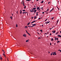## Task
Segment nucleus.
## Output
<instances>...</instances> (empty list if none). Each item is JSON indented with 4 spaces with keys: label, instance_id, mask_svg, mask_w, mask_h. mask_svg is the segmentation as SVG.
<instances>
[{
    "label": "nucleus",
    "instance_id": "2f4dec72",
    "mask_svg": "<svg viewBox=\"0 0 61 61\" xmlns=\"http://www.w3.org/2000/svg\"><path fill=\"white\" fill-rule=\"evenodd\" d=\"M26 32L28 34V32H27V31L26 30Z\"/></svg>",
    "mask_w": 61,
    "mask_h": 61
},
{
    "label": "nucleus",
    "instance_id": "7c9ffc66",
    "mask_svg": "<svg viewBox=\"0 0 61 61\" xmlns=\"http://www.w3.org/2000/svg\"><path fill=\"white\" fill-rule=\"evenodd\" d=\"M49 10V9L48 8L47 10V11H48V10Z\"/></svg>",
    "mask_w": 61,
    "mask_h": 61
},
{
    "label": "nucleus",
    "instance_id": "cd10ccee",
    "mask_svg": "<svg viewBox=\"0 0 61 61\" xmlns=\"http://www.w3.org/2000/svg\"><path fill=\"white\" fill-rule=\"evenodd\" d=\"M23 6H25V5H24V3H23Z\"/></svg>",
    "mask_w": 61,
    "mask_h": 61
},
{
    "label": "nucleus",
    "instance_id": "3c124183",
    "mask_svg": "<svg viewBox=\"0 0 61 61\" xmlns=\"http://www.w3.org/2000/svg\"><path fill=\"white\" fill-rule=\"evenodd\" d=\"M51 33L50 34V36H51Z\"/></svg>",
    "mask_w": 61,
    "mask_h": 61
},
{
    "label": "nucleus",
    "instance_id": "0eeeda50",
    "mask_svg": "<svg viewBox=\"0 0 61 61\" xmlns=\"http://www.w3.org/2000/svg\"><path fill=\"white\" fill-rule=\"evenodd\" d=\"M3 55L5 56V57H5V54H3Z\"/></svg>",
    "mask_w": 61,
    "mask_h": 61
},
{
    "label": "nucleus",
    "instance_id": "a878e982",
    "mask_svg": "<svg viewBox=\"0 0 61 61\" xmlns=\"http://www.w3.org/2000/svg\"><path fill=\"white\" fill-rule=\"evenodd\" d=\"M58 21H59V20H58L57 21V24L58 23Z\"/></svg>",
    "mask_w": 61,
    "mask_h": 61
},
{
    "label": "nucleus",
    "instance_id": "423d86ee",
    "mask_svg": "<svg viewBox=\"0 0 61 61\" xmlns=\"http://www.w3.org/2000/svg\"><path fill=\"white\" fill-rule=\"evenodd\" d=\"M37 11V10H35L34 11V13L35 14L36 13V11Z\"/></svg>",
    "mask_w": 61,
    "mask_h": 61
},
{
    "label": "nucleus",
    "instance_id": "79ce46f5",
    "mask_svg": "<svg viewBox=\"0 0 61 61\" xmlns=\"http://www.w3.org/2000/svg\"><path fill=\"white\" fill-rule=\"evenodd\" d=\"M48 34V33H45V35H46V34Z\"/></svg>",
    "mask_w": 61,
    "mask_h": 61
},
{
    "label": "nucleus",
    "instance_id": "ddd939ff",
    "mask_svg": "<svg viewBox=\"0 0 61 61\" xmlns=\"http://www.w3.org/2000/svg\"><path fill=\"white\" fill-rule=\"evenodd\" d=\"M29 40H27L26 41V42H28V41H29Z\"/></svg>",
    "mask_w": 61,
    "mask_h": 61
},
{
    "label": "nucleus",
    "instance_id": "f257e3e1",
    "mask_svg": "<svg viewBox=\"0 0 61 61\" xmlns=\"http://www.w3.org/2000/svg\"><path fill=\"white\" fill-rule=\"evenodd\" d=\"M23 36L24 37H26V34H24L23 35Z\"/></svg>",
    "mask_w": 61,
    "mask_h": 61
},
{
    "label": "nucleus",
    "instance_id": "e2e57ef3",
    "mask_svg": "<svg viewBox=\"0 0 61 61\" xmlns=\"http://www.w3.org/2000/svg\"><path fill=\"white\" fill-rule=\"evenodd\" d=\"M51 28H50V30H51Z\"/></svg>",
    "mask_w": 61,
    "mask_h": 61
},
{
    "label": "nucleus",
    "instance_id": "0e129e2a",
    "mask_svg": "<svg viewBox=\"0 0 61 61\" xmlns=\"http://www.w3.org/2000/svg\"><path fill=\"white\" fill-rule=\"evenodd\" d=\"M51 55L52 56V54L51 53Z\"/></svg>",
    "mask_w": 61,
    "mask_h": 61
},
{
    "label": "nucleus",
    "instance_id": "9b49d317",
    "mask_svg": "<svg viewBox=\"0 0 61 61\" xmlns=\"http://www.w3.org/2000/svg\"><path fill=\"white\" fill-rule=\"evenodd\" d=\"M44 1H41V3H44Z\"/></svg>",
    "mask_w": 61,
    "mask_h": 61
},
{
    "label": "nucleus",
    "instance_id": "c9c22d12",
    "mask_svg": "<svg viewBox=\"0 0 61 61\" xmlns=\"http://www.w3.org/2000/svg\"><path fill=\"white\" fill-rule=\"evenodd\" d=\"M26 8V6H25L24 7V9H25V8Z\"/></svg>",
    "mask_w": 61,
    "mask_h": 61
},
{
    "label": "nucleus",
    "instance_id": "72a5a7b5",
    "mask_svg": "<svg viewBox=\"0 0 61 61\" xmlns=\"http://www.w3.org/2000/svg\"><path fill=\"white\" fill-rule=\"evenodd\" d=\"M53 31H54V33H55V30H54Z\"/></svg>",
    "mask_w": 61,
    "mask_h": 61
},
{
    "label": "nucleus",
    "instance_id": "13d9d810",
    "mask_svg": "<svg viewBox=\"0 0 61 61\" xmlns=\"http://www.w3.org/2000/svg\"><path fill=\"white\" fill-rule=\"evenodd\" d=\"M58 51H60V50H58Z\"/></svg>",
    "mask_w": 61,
    "mask_h": 61
},
{
    "label": "nucleus",
    "instance_id": "49530a36",
    "mask_svg": "<svg viewBox=\"0 0 61 61\" xmlns=\"http://www.w3.org/2000/svg\"><path fill=\"white\" fill-rule=\"evenodd\" d=\"M18 11L17 10V12H16L17 14H18Z\"/></svg>",
    "mask_w": 61,
    "mask_h": 61
},
{
    "label": "nucleus",
    "instance_id": "bb28decb",
    "mask_svg": "<svg viewBox=\"0 0 61 61\" xmlns=\"http://www.w3.org/2000/svg\"><path fill=\"white\" fill-rule=\"evenodd\" d=\"M27 34H28L29 36L30 35V34H29V33H27Z\"/></svg>",
    "mask_w": 61,
    "mask_h": 61
},
{
    "label": "nucleus",
    "instance_id": "6e6d98bb",
    "mask_svg": "<svg viewBox=\"0 0 61 61\" xmlns=\"http://www.w3.org/2000/svg\"><path fill=\"white\" fill-rule=\"evenodd\" d=\"M39 0H37L36 1L37 2V1H38Z\"/></svg>",
    "mask_w": 61,
    "mask_h": 61
},
{
    "label": "nucleus",
    "instance_id": "5701e85b",
    "mask_svg": "<svg viewBox=\"0 0 61 61\" xmlns=\"http://www.w3.org/2000/svg\"><path fill=\"white\" fill-rule=\"evenodd\" d=\"M30 22H29V23H28L27 24V25H29V24H30Z\"/></svg>",
    "mask_w": 61,
    "mask_h": 61
},
{
    "label": "nucleus",
    "instance_id": "6ab92c4d",
    "mask_svg": "<svg viewBox=\"0 0 61 61\" xmlns=\"http://www.w3.org/2000/svg\"><path fill=\"white\" fill-rule=\"evenodd\" d=\"M22 11L23 12H25V10H22Z\"/></svg>",
    "mask_w": 61,
    "mask_h": 61
},
{
    "label": "nucleus",
    "instance_id": "e433bc0d",
    "mask_svg": "<svg viewBox=\"0 0 61 61\" xmlns=\"http://www.w3.org/2000/svg\"><path fill=\"white\" fill-rule=\"evenodd\" d=\"M36 21H36L35 20L33 21V22H34H34H35Z\"/></svg>",
    "mask_w": 61,
    "mask_h": 61
},
{
    "label": "nucleus",
    "instance_id": "864d4df0",
    "mask_svg": "<svg viewBox=\"0 0 61 61\" xmlns=\"http://www.w3.org/2000/svg\"><path fill=\"white\" fill-rule=\"evenodd\" d=\"M41 39V38H40V37L38 38V39Z\"/></svg>",
    "mask_w": 61,
    "mask_h": 61
},
{
    "label": "nucleus",
    "instance_id": "4468645a",
    "mask_svg": "<svg viewBox=\"0 0 61 61\" xmlns=\"http://www.w3.org/2000/svg\"><path fill=\"white\" fill-rule=\"evenodd\" d=\"M39 7H37V10H38V9H39Z\"/></svg>",
    "mask_w": 61,
    "mask_h": 61
},
{
    "label": "nucleus",
    "instance_id": "b1692460",
    "mask_svg": "<svg viewBox=\"0 0 61 61\" xmlns=\"http://www.w3.org/2000/svg\"><path fill=\"white\" fill-rule=\"evenodd\" d=\"M35 10H33V11H32V12H34V11H35Z\"/></svg>",
    "mask_w": 61,
    "mask_h": 61
},
{
    "label": "nucleus",
    "instance_id": "1a4fd4ad",
    "mask_svg": "<svg viewBox=\"0 0 61 61\" xmlns=\"http://www.w3.org/2000/svg\"><path fill=\"white\" fill-rule=\"evenodd\" d=\"M59 36L60 37H61V36L60 35H58V37H59Z\"/></svg>",
    "mask_w": 61,
    "mask_h": 61
},
{
    "label": "nucleus",
    "instance_id": "a211bd4d",
    "mask_svg": "<svg viewBox=\"0 0 61 61\" xmlns=\"http://www.w3.org/2000/svg\"><path fill=\"white\" fill-rule=\"evenodd\" d=\"M30 12H32L33 11V10H32L31 9L30 10Z\"/></svg>",
    "mask_w": 61,
    "mask_h": 61
},
{
    "label": "nucleus",
    "instance_id": "774afa93",
    "mask_svg": "<svg viewBox=\"0 0 61 61\" xmlns=\"http://www.w3.org/2000/svg\"><path fill=\"white\" fill-rule=\"evenodd\" d=\"M31 18H32V19H33V17H32Z\"/></svg>",
    "mask_w": 61,
    "mask_h": 61
},
{
    "label": "nucleus",
    "instance_id": "4c0bfd02",
    "mask_svg": "<svg viewBox=\"0 0 61 61\" xmlns=\"http://www.w3.org/2000/svg\"><path fill=\"white\" fill-rule=\"evenodd\" d=\"M48 19H46L45 20V21H46V20H47Z\"/></svg>",
    "mask_w": 61,
    "mask_h": 61
},
{
    "label": "nucleus",
    "instance_id": "f8f14e48",
    "mask_svg": "<svg viewBox=\"0 0 61 61\" xmlns=\"http://www.w3.org/2000/svg\"><path fill=\"white\" fill-rule=\"evenodd\" d=\"M36 18H37L35 16L34 17V19H36Z\"/></svg>",
    "mask_w": 61,
    "mask_h": 61
},
{
    "label": "nucleus",
    "instance_id": "4be33fe9",
    "mask_svg": "<svg viewBox=\"0 0 61 61\" xmlns=\"http://www.w3.org/2000/svg\"><path fill=\"white\" fill-rule=\"evenodd\" d=\"M60 41H57V43H59V42H60Z\"/></svg>",
    "mask_w": 61,
    "mask_h": 61
},
{
    "label": "nucleus",
    "instance_id": "bf43d9fd",
    "mask_svg": "<svg viewBox=\"0 0 61 61\" xmlns=\"http://www.w3.org/2000/svg\"><path fill=\"white\" fill-rule=\"evenodd\" d=\"M53 55H55V54L54 53H53Z\"/></svg>",
    "mask_w": 61,
    "mask_h": 61
},
{
    "label": "nucleus",
    "instance_id": "f03ea898",
    "mask_svg": "<svg viewBox=\"0 0 61 61\" xmlns=\"http://www.w3.org/2000/svg\"><path fill=\"white\" fill-rule=\"evenodd\" d=\"M33 25V26H34V27L35 26V25H36V24H32L31 25Z\"/></svg>",
    "mask_w": 61,
    "mask_h": 61
},
{
    "label": "nucleus",
    "instance_id": "052dcab7",
    "mask_svg": "<svg viewBox=\"0 0 61 61\" xmlns=\"http://www.w3.org/2000/svg\"><path fill=\"white\" fill-rule=\"evenodd\" d=\"M49 3H50V2H48V4H49Z\"/></svg>",
    "mask_w": 61,
    "mask_h": 61
},
{
    "label": "nucleus",
    "instance_id": "8fccbe9b",
    "mask_svg": "<svg viewBox=\"0 0 61 61\" xmlns=\"http://www.w3.org/2000/svg\"><path fill=\"white\" fill-rule=\"evenodd\" d=\"M41 19V18H39V20L40 19Z\"/></svg>",
    "mask_w": 61,
    "mask_h": 61
},
{
    "label": "nucleus",
    "instance_id": "58836bf2",
    "mask_svg": "<svg viewBox=\"0 0 61 61\" xmlns=\"http://www.w3.org/2000/svg\"><path fill=\"white\" fill-rule=\"evenodd\" d=\"M44 12H42V14H44Z\"/></svg>",
    "mask_w": 61,
    "mask_h": 61
},
{
    "label": "nucleus",
    "instance_id": "9d476101",
    "mask_svg": "<svg viewBox=\"0 0 61 61\" xmlns=\"http://www.w3.org/2000/svg\"><path fill=\"white\" fill-rule=\"evenodd\" d=\"M40 31H41V32L42 33V30H40Z\"/></svg>",
    "mask_w": 61,
    "mask_h": 61
},
{
    "label": "nucleus",
    "instance_id": "de8ad7c7",
    "mask_svg": "<svg viewBox=\"0 0 61 61\" xmlns=\"http://www.w3.org/2000/svg\"><path fill=\"white\" fill-rule=\"evenodd\" d=\"M37 33H38V34H39V35H40V34H39V33L38 32H37Z\"/></svg>",
    "mask_w": 61,
    "mask_h": 61
},
{
    "label": "nucleus",
    "instance_id": "dca6fc26",
    "mask_svg": "<svg viewBox=\"0 0 61 61\" xmlns=\"http://www.w3.org/2000/svg\"><path fill=\"white\" fill-rule=\"evenodd\" d=\"M16 27H18V25L17 24H16Z\"/></svg>",
    "mask_w": 61,
    "mask_h": 61
},
{
    "label": "nucleus",
    "instance_id": "473e14b6",
    "mask_svg": "<svg viewBox=\"0 0 61 61\" xmlns=\"http://www.w3.org/2000/svg\"><path fill=\"white\" fill-rule=\"evenodd\" d=\"M58 38H56V40H57V41H58Z\"/></svg>",
    "mask_w": 61,
    "mask_h": 61
},
{
    "label": "nucleus",
    "instance_id": "6e6552de",
    "mask_svg": "<svg viewBox=\"0 0 61 61\" xmlns=\"http://www.w3.org/2000/svg\"><path fill=\"white\" fill-rule=\"evenodd\" d=\"M54 10V8H52V9H51V11L50 12H51V11H52V10Z\"/></svg>",
    "mask_w": 61,
    "mask_h": 61
},
{
    "label": "nucleus",
    "instance_id": "37998d69",
    "mask_svg": "<svg viewBox=\"0 0 61 61\" xmlns=\"http://www.w3.org/2000/svg\"><path fill=\"white\" fill-rule=\"evenodd\" d=\"M34 23V22L33 21V22H31V23Z\"/></svg>",
    "mask_w": 61,
    "mask_h": 61
},
{
    "label": "nucleus",
    "instance_id": "2eb2a0df",
    "mask_svg": "<svg viewBox=\"0 0 61 61\" xmlns=\"http://www.w3.org/2000/svg\"><path fill=\"white\" fill-rule=\"evenodd\" d=\"M33 9H34V10H36V8H33Z\"/></svg>",
    "mask_w": 61,
    "mask_h": 61
},
{
    "label": "nucleus",
    "instance_id": "7ed1b4c3",
    "mask_svg": "<svg viewBox=\"0 0 61 61\" xmlns=\"http://www.w3.org/2000/svg\"><path fill=\"white\" fill-rule=\"evenodd\" d=\"M0 60H1V61H2V58L1 57H0Z\"/></svg>",
    "mask_w": 61,
    "mask_h": 61
},
{
    "label": "nucleus",
    "instance_id": "39448f33",
    "mask_svg": "<svg viewBox=\"0 0 61 61\" xmlns=\"http://www.w3.org/2000/svg\"><path fill=\"white\" fill-rule=\"evenodd\" d=\"M50 22V21H49L48 22H46V24H47V23H49Z\"/></svg>",
    "mask_w": 61,
    "mask_h": 61
},
{
    "label": "nucleus",
    "instance_id": "a18cd8bd",
    "mask_svg": "<svg viewBox=\"0 0 61 61\" xmlns=\"http://www.w3.org/2000/svg\"><path fill=\"white\" fill-rule=\"evenodd\" d=\"M25 13H27V15H28V13H27V12L26 11H25Z\"/></svg>",
    "mask_w": 61,
    "mask_h": 61
},
{
    "label": "nucleus",
    "instance_id": "f3484780",
    "mask_svg": "<svg viewBox=\"0 0 61 61\" xmlns=\"http://www.w3.org/2000/svg\"><path fill=\"white\" fill-rule=\"evenodd\" d=\"M25 28H28V27L27 26H25Z\"/></svg>",
    "mask_w": 61,
    "mask_h": 61
},
{
    "label": "nucleus",
    "instance_id": "aec40b11",
    "mask_svg": "<svg viewBox=\"0 0 61 61\" xmlns=\"http://www.w3.org/2000/svg\"><path fill=\"white\" fill-rule=\"evenodd\" d=\"M54 55H56V53L55 52H54Z\"/></svg>",
    "mask_w": 61,
    "mask_h": 61
},
{
    "label": "nucleus",
    "instance_id": "a19ab883",
    "mask_svg": "<svg viewBox=\"0 0 61 61\" xmlns=\"http://www.w3.org/2000/svg\"><path fill=\"white\" fill-rule=\"evenodd\" d=\"M57 8H58V9L59 10V8H58L57 7Z\"/></svg>",
    "mask_w": 61,
    "mask_h": 61
},
{
    "label": "nucleus",
    "instance_id": "09e8293b",
    "mask_svg": "<svg viewBox=\"0 0 61 61\" xmlns=\"http://www.w3.org/2000/svg\"><path fill=\"white\" fill-rule=\"evenodd\" d=\"M39 10H41V9H40V8H39Z\"/></svg>",
    "mask_w": 61,
    "mask_h": 61
},
{
    "label": "nucleus",
    "instance_id": "393cba45",
    "mask_svg": "<svg viewBox=\"0 0 61 61\" xmlns=\"http://www.w3.org/2000/svg\"><path fill=\"white\" fill-rule=\"evenodd\" d=\"M51 41H53V38H52L51 39Z\"/></svg>",
    "mask_w": 61,
    "mask_h": 61
},
{
    "label": "nucleus",
    "instance_id": "69168bd1",
    "mask_svg": "<svg viewBox=\"0 0 61 61\" xmlns=\"http://www.w3.org/2000/svg\"><path fill=\"white\" fill-rule=\"evenodd\" d=\"M12 16H13V14H12Z\"/></svg>",
    "mask_w": 61,
    "mask_h": 61
},
{
    "label": "nucleus",
    "instance_id": "4d7b16f0",
    "mask_svg": "<svg viewBox=\"0 0 61 61\" xmlns=\"http://www.w3.org/2000/svg\"><path fill=\"white\" fill-rule=\"evenodd\" d=\"M10 18H11V19H12V16H11V17H10Z\"/></svg>",
    "mask_w": 61,
    "mask_h": 61
},
{
    "label": "nucleus",
    "instance_id": "338daca9",
    "mask_svg": "<svg viewBox=\"0 0 61 61\" xmlns=\"http://www.w3.org/2000/svg\"><path fill=\"white\" fill-rule=\"evenodd\" d=\"M34 7H36V6L35 5V6H34Z\"/></svg>",
    "mask_w": 61,
    "mask_h": 61
},
{
    "label": "nucleus",
    "instance_id": "c756f323",
    "mask_svg": "<svg viewBox=\"0 0 61 61\" xmlns=\"http://www.w3.org/2000/svg\"><path fill=\"white\" fill-rule=\"evenodd\" d=\"M23 14H25V12H23L22 13Z\"/></svg>",
    "mask_w": 61,
    "mask_h": 61
},
{
    "label": "nucleus",
    "instance_id": "680f3d73",
    "mask_svg": "<svg viewBox=\"0 0 61 61\" xmlns=\"http://www.w3.org/2000/svg\"><path fill=\"white\" fill-rule=\"evenodd\" d=\"M50 45H51V43H50Z\"/></svg>",
    "mask_w": 61,
    "mask_h": 61
},
{
    "label": "nucleus",
    "instance_id": "603ef678",
    "mask_svg": "<svg viewBox=\"0 0 61 61\" xmlns=\"http://www.w3.org/2000/svg\"><path fill=\"white\" fill-rule=\"evenodd\" d=\"M37 15H38V14H36V16H37Z\"/></svg>",
    "mask_w": 61,
    "mask_h": 61
},
{
    "label": "nucleus",
    "instance_id": "ea45409f",
    "mask_svg": "<svg viewBox=\"0 0 61 61\" xmlns=\"http://www.w3.org/2000/svg\"><path fill=\"white\" fill-rule=\"evenodd\" d=\"M53 19H54L53 17V18H51V19H52V20H53Z\"/></svg>",
    "mask_w": 61,
    "mask_h": 61
},
{
    "label": "nucleus",
    "instance_id": "5fc2aeb1",
    "mask_svg": "<svg viewBox=\"0 0 61 61\" xmlns=\"http://www.w3.org/2000/svg\"><path fill=\"white\" fill-rule=\"evenodd\" d=\"M34 26H31V27H34Z\"/></svg>",
    "mask_w": 61,
    "mask_h": 61
},
{
    "label": "nucleus",
    "instance_id": "c85d7f7f",
    "mask_svg": "<svg viewBox=\"0 0 61 61\" xmlns=\"http://www.w3.org/2000/svg\"><path fill=\"white\" fill-rule=\"evenodd\" d=\"M26 0L27 1H30L29 0Z\"/></svg>",
    "mask_w": 61,
    "mask_h": 61
},
{
    "label": "nucleus",
    "instance_id": "20e7f679",
    "mask_svg": "<svg viewBox=\"0 0 61 61\" xmlns=\"http://www.w3.org/2000/svg\"><path fill=\"white\" fill-rule=\"evenodd\" d=\"M20 14H21L22 13V11L21 10H20Z\"/></svg>",
    "mask_w": 61,
    "mask_h": 61
},
{
    "label": "nucleus",
    "instance_id": "412c9836",
    "mask_svg": "<svg viewBox=\"0 0 61 61\" xmlns=\"http://www.w3.org/2000/svg\"><path fill=\"white\" fill-rule=\"evenodd\" d=\"M24 3H23V2H21V4H23Z\"/></svg>",
    "mask_w": 61,
    "mask_h": 61
},
{
    "label": "nucleus",
    "instance_id": "f704fd0d",
    "mask_svg": "<svg viewBox=\"0 0 61 61\" xmlns=\"http://www.w3.org/2000/svg\"><path fill=\"white\" fill-rule=\"evenodd\" d=\"M40 9H43V7L41 8H40Z\"/></svg>",
    "mask_w": 61,
    "mask_h": 61
},
{
    "label": "nucleus",
    "instance_id": "c03bdc74",
    "mask_svg": "<svg viewBox=\"0 0 61 61\" xmlns=\"http://www.w3.org/2000/svg\"><path fill=\"white\" fill-rule=\"evenodd\" d=\"M58 33V32H57L56 33V35H57Z\"/></svg>",
    "mask_w": 61,
    "mask_h": 61
}]
</instances>
